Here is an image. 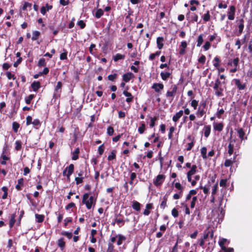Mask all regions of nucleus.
I'll use <instances>...</instances> for the list:
<instances>
[{
  "mask_svg": "<svg viewBox=\"0 0 252 252\" xmlns=\"http://www.w3.org/2000/svg\"><path fill=\"white\" fill-rule=\"evenodd\" d=\"M95 200H94L93 196H91L89 197V194L88 193H85L83 196L82 203L86 205V206L88 209H90L92 207V206H94L95 204Z\"/></svg>",
  "mask_w": 252,
  "mask_h": 252,
  "instance_id": "1",
  "label": "nucleus"
},
{
  "mask_svg": "<svg viewBox=\"0 0 252 252\" xmlns=\"http://www.w3.org/2000/svg\"><path fill=\"white\" fill-rule=\"evenodd\" d=\"M229 243V241H227L226 239L221 238L219 241V244L221 247V249L224 252H234V249L232 248H226L224 246L225 243Z\"/></svg>",
  "mask_w": 252,
  "mask_h": 252,
  "instance_id": "2",
  "label": "nucleus"
},
{
  "mask_svg": "<svg viewBox=\"0 0 252 252\" xmlns=\"http://www.w3.org/2000/svg\"><path fill=\"white\" fill-rule=\"evenodd\" d=\"M244 22L243 18H241L236 21L238 28V31L235 32L236 35L239 36L243 33L244 29Z\"/></svg>",
  "mask_w": 252,
  "mask_h": 252,
  "instance_id": "3",
  "label": "nucleus"
},
{
  "mask_svg": "<svg viewBox=\"0 0 252 252\" xmlns=\"http://www.w3.org/2000/svg\"><path fill=\"white\" fill-rule=\"evenodd\" d=\"M178 90L177 86L175 84L172 85L170 88V89L167 91L166 94V97H174L176 93ZM173 98L172 99V100Z\"/></svg>",
  "mask_w": 252,
  "mask_h": 252,
  "instance_id": "4",
  "label": "nucleus"
},
{
  "mask_svg": "<svg viewBox=\"0 0 252 252\" xmlns=\"http://www.w3.org/2000/svg\"><path fill=\"white\" fill-rule=\"evenodd\" d=\"M165 176L163 174L158 175L153 181V183L156 187L160 186L165 179Z\"/></svg>",
  "mask_w": 252,
  "mask_h": 252,
  "instance_id": "5",
  "label": "nucleus"
},
{
  "mask_svg": "<svg viewBox=\"0 0 252 252\" xmlns=\"http://www.w3.org/2000/svg\"><path fill=\"white\" fill-rule=\"evenodd\" d=\"M74 169V166L73 164H70L68 166L66 167L63 172V175L66 176L69 179L70 176L73 173Z\"/></svg>",
  "mask_w": 252,
  "mask_h": 252,
  "instance_id": "6",
  "label": "nucleus"
},
{
  "mask_svg": "<svg viewBox=\"0 0 252 252\" xmlns=\"http://www.w3.org/2000/svg\"><path fill=\"white\" fill-rule=\"evenodd\" d=\"M236 12V7L234 5H231L229 6L228 11L227 12V15L228 19L229 20H233L235 18Z\"/></svg>",
  "mask_w": 252,
  "mask_h": 252,
  "instance_id": "7",
  "label": "nucleus"
},
{
  "mask_svg": "<svg viewBox=\"0 0 252 252\" xmlns=\"http://www.w3.org/2000/svg\"><path fill=\"white\" fill-rule=\"evenodd\" d=\"M240 59L238 57H236L232 60V63L233 64V66L234 67L233 68H232L230 70V72L231 73H235L239 69V63Z\"/></svg>",
  "mask_w": 252,
  "mask_h": 252,
  "instance_id": "8",
  "label": "nucleus"
},
{
  "mask_svg": "<svg viewBox=\"0 0 252 252\" xmlns=\"http://www.w3.org/2000/svg\"><path fill=\"white\" fill-rule=\"evenodd\" d=\"M235 86L239 90H243L245 89L246 85L245 83H242L239 79L233 80Z\"/></svg>",
  "mask_w": 252,
  "mask_h": 252,
  "instance_id": "9",
  "label": "nucleus"
},
{
  "mask_svg": "<svg viewBox=\"0 0 252 252\" xmlns=\"http://www.w3.org/2000/svg\"><path fill=\"white\" fill-rule=\"evenodd\" d=\"M235 142V139H231L230 138L229 144L228 146V153L229 156H231L234 152V143Z\"/></svg>",
  "mask_w": 252,
  "mask_h": 252,
  "instance_id": "10",
  "label": "nucleus"
},
{
  "mask_svg": "<svg viewBox=\"0 0 252 252\" xmlns=\"http://www.w3.org/2000/svg\"><path fill=\"white\" fill-rule=\"evenodd\" d=\"M53 8L52 5H49L48 3H46L45 6H42L40 9V13L43 15H45L47 11L51 10Z\"/></svg>",
  "mask_w": 252,
  "mask_h": 252,
  "instance_id": "11",
  "label": "nucleus"
},
{
  "mask_svg": "<svg viewBox=\"0 0 252 252\" xmlns=\"http://www.w3.org/2000/svg\"><path fill=\"white\" fill-rule=\"evenodd\" d=\"M152 88L155 90L156 93H159L160 90H163L164 85L162 83H154L152 86Z\"/></svg>",
  "mask_w": 252,
  "mask_h": 252,
  "instance_id": "12",
  "label": "nucleus"
},
{
  "mask_svg": "<svg viewBox=\"0 0 252 252\" xmlns=\"http://www.w3.org/2000/svg\"><path fill=\"white\" fill-rule=\"evenodd\" d=\"M213 89L215 91V94L218 97H221L223 96V89L221 87H218V88L213 87Z\"/></svg>",
  "mask_w": 252,
  "mask_h": 252,
  "instance_id": "13",
  "label": "nucleus"
},
{
  "mask_svg": "<svg viewBox=\"0 0 252 252\" xmlns=\"http://www.w3.org/2000/svg\"><path fill=\"white\" fill-rule=\"evenodd\" d=\"M134 77V75L131 72L125 73L123 75V80L125 82H128L132 78Z\"/></svg>",
  "mask_w": 252,
  "mask_h": 252,
  "instance_id": "14",
  "label": "nucleus"
},
{
  "mask_svg": "<svg viewBox=\"0 0 252 252\" xmlns=\"http://www.w3.org/2000/svg\"><path fill=\"white\" fill-rule=\"evenodd\" d=\"M131 207L134 210L138 212L141 210V204L137 201L133 200L132 202Z\"/></svg>",
  "mask_w": 252,
  "mask_h": 252,
  "instance_id": "15",
  "label": "nucleus"
},
{
  "mask_svg": "<svg viewBox=\"0 0 252 252\" xmlns=\"http://www.w3.org/2000/svg\"><path fill=\"white\" fill-rule=\"evenodd\" d=\"M164 41V38L163 37L159 36L157 38V47L159 50L161 49L163 47V42Z\"/></svg>",
  "mask_w": 252,
  "mask_h": 252,
  "instance_id": "16",
  "label": "nucleus"
},
{
  "mask_svg": "<svg viewBox=\"0 0 252 252\" xmlns=\"http://www.w3.org/2000/svg\"><path fill=\"white\" fill-rule=\"evenodd\" d=\"M211 129V125L205 126L203 128L204 136L208 138L210 134Z\"/></svg>",
  "mask_w": 252,
  "mask_h": 252,
  "instance_id": "17",
  "label": "nucleus"
},
{
  "mask_svg": "<svg viewBox=\"0 0 252 252\" xmlns=\"http://www.w3.org/2000/svg\"><path fill=\"white\" fill-rule=\"evenodd\" d=\"M184 112L182 110H180L173 116L172 120L174 122H177L179 119L183 116Z\"/></svg>",
  "mask_w": 252,
  "mask_h": 252,
  "instance_id": "18",
  "label": "nucleus"
},
{
  "mask_svg": "<svg viewBox=\"0 0 252 252\" xmlns=\"http://www.w3.org/2000/svg\"><path fill=\"white\" fill-rule=\"evenodd\" d=\"M40 87V83L39 81H34L31 84V87L34 92L37 91Z\"/></svg>",
  "mask_w": 252,
  "mask_h": 252,
  "instance_id": "19",
  "label": "nucleus"
},
{
  "mask_svg": "<svg viewBox=\"0 0 252 252\" xmlns=\"http://www.w3.org/2000/svg\"><path fill=\"white\" fill-rule=\"evenodd\" d=\"M24 186V179L21 178L18 180V183L15 186L16 189L18 190H22V187Z\"/></svg>",
  "mask_w": 252,
  "mask_h": 252,
  "instance_id": "20",
  "label": "nucleus"
},
{
  "mask_svg": "<svg viewBox=\"0 0 252 252\" xmlns=\"http://www.w3.org/2000/svg\"><path fill=\"white\" fill-rule=\"evenodd\" d=\"M202 18L204 23L209 22L211 19V15L209 10H207L206 12L202 16Z\"/></svg>",
  "mask_w": 252,
  "mask_h": 252,
  "instance_id": "21",
  "label": "nucleus"
},
{
  "mask_svg": "<svg viewBox=\"0 0 252 252\" xmlns=\"http://www.w3.org/2000/svg\"><path fill=\"white\" fill-rule=\"evenodd\" d=\"M80 153V149L79 148H77L74 150L73 152L72 153V159L73 160H76L79 158V154Z\"/></svg>",
  "mask_w": 252,
  "mask_h": 252,
  "instance_id": "22",
  "label": "nucleus"
},
{
  "mask_svg": "<svg viewBox=\"0 0 252 252\" xmlns=\"http://www.w3.org/2000/svg\"><path fill=\"white\" fill-rule=\"evenodd\" d=\"M171 72H169L162 71L160 72V75L161 79L164 81H166L167 80L168 78L170 77V75H171Z\"/></svg>",
  "mask_w": 252,
  "mask_h": 252,
  "instance_id": "23",
  "label": "nucleus"
},
{
  "mask_svg": "<svg viewBox=\"0 0 252 252\" xmlns=\"http://www.w3.org/2000/svg\"><path fill=\"white\" fill-rule=\"evenodd\" d=\"M206 113V110L201 107H198L197 111L196 112V115L198 117H202Z\"/></svg>",
  "mask_w": 252,
  "mask_h": 252,
  "instance_id": "24",
  "label": "nucleus"
},
{
  "mask_svg": "<svg viewBox=\"0 0 252 252\" xmlns=\"http://www.w3.org/2000/svg\"><path fill=\"white\" fill-rule=\"evenodd\" d=\"M221 61L220 59V57L218 56H216L215 57L213 61V65L217 68H218L220 66V63Z\"/></svg>",
  "mask_w": 252,
  "mask_h": 252,
  "instance_id": "25",
  "label": "nucleus"
},
{
  "mask_svg": "<svg viewBox=\"0 0 252 252\" xmlns=\"http://www.w3.org/2000/svg\"><path fill=\"white\" fill-rule=\"evenodd\" d=\"M32 41H35L39 38L40 35V32L38 31H34L32 32Z\"/></svg>",
  "mask_w": 252,
  "mask_h": 252,
  "instance_id": "26",
  "label": "nucleus"
},
{
  "mask_svg": "<svg viewBox=\"0 0 252 252\" xmlns=\"http://www.w3.org/2000/svg\"><path fill=\"white\" fill-rule=\"evenodd\" d=\"M197 167L196 165L193 164L191 166V168L187 172V174H189L190 175H193L195 174L196 173L197 169Z\"/></svg>",
  "mask_w": 252,
  "mask_h": 252,
  "instance_id": "27",
  "label": "nucleus"
},
{
  "mask_svg": "<svg viewBox=\"0 0 252 252\" xmlns=\"http://www.w3.org/2000/svg\"><path fill=\"white\" fill-rule=\"evenodd\" d=\"M35 217L36 219V222L38 223H41L43 222L45 218V216L44 215H40L38 214H36L35 215Z\"/></svg>",
  "mask_w": 252,
  "mask_h": 252,
  "instance_id": "28",
  "label": "nucleus"
},
{
  "mask_svg": "<svg viewBox=\"0 0 252 252\" xmlns=\"http://www.w3.org/2000/svg\"><path fill=\"white\" fill-rule=\"evenodd\" d=\"M223 127V125L222 123L218 124H214V129L218 131H221L222 130Z\"/></svg>",
  "mask_w": 252,
  "mask_h": 252,
  "instance_id": "29",
  "label": "nucleus"
},
{
  "mask_svg": "<svg viewBox=\"0 0 252 252\" xmlns=\"http://www.w3.org/2000/svg\"><path fill=\"white\" fill-rule=\"evenodd\" d=\"M113 59L114 62H116L120 60H124L125 59V55L118 53L113 56Z\"/></svg>",
  "mask_w": 252,
  "mask_h": 252,
  "instance_id": "30",
  "label": "nucleus"
},
{
  "mask_svg": "<svg viewBox=\"0 0 252 252\" xmlns=\"http://www.w3.org/2000/svg\"><path fill=\"white\" fill-rule=\"evenodd\" d=\"M116 158V151L112 150L110 152V154L108 156L107 159L109 161H111L115 159Z\"/></svg>",
  "mask_w": 252,
  "mask_h": 252,
  "instance_id": "31",
  "label": "nucleus"
},
{
  "mask_svg": "<svg viewBox=\"0 0 252 252\" xmlns=\"http://www.w3.org/2000/svg\"><path fill=\"white\" fill-rule=\"evenodd\" d=\"M167 194L163 197V200L161 202L160 204V207L162 209H164L166 207H167Z\"/></svg>",
  "mask_w": 252,
  "mask_h": 252,
  "instance_id": "32",
  "label": "nucleus"
},
{
  "mask_svg": "<svg viewBox=\"0 0 252 252\" xmlns=\"http://www.w3.org/2000/svg\"><path fill=\"white\" fill-rule=\"evenodd\" d=\"M237 132L238 133L239 137L240 138V139L242 141L244 140L245 133L243 129L242 128H238L237 130Z\"/></svg>",
  "mask_w": 252,
  "mask_h": 252,
  "instance_id": "33",
  "label": "nucleus"
},
{
  "mask_svg": "<svg viewBox=\"0 0 252 252\" xmlns=\"http://www.w3.org/2000/svg\"><path fill=\"white\" fill-rule=\"evenodd\" d=\"M58 246L61 249L64 248L65 247V243L64 241L63 238H61L57 241Z\"/></svg>",
  "mask_w": 252,
  "mask_h": 252,
  "instance_id": "34",
  "label": "nucleus"
},
{
  "mask_svg": "<svg viewBox=\"0 0 252 252\" xmlns=\"http://www.w3.org/2000/svg\"><path fill=\"white\" fill-rule=\"evenodd\" d=\"M15 149L17 151H20L22 149V142L20 140H16L15 141Z\"/></svg>",
  "mask_w": 252,
  "mask_h": 252,
  "instance_id": "35",
  "label": "nucleus"
},
{
  "mask_svg": "<svg viewBox=\"0 0 252 252\" xmlns=\"http://www.w3.org/2000/svg\"><path fill=\"white\" fill-rule=\"evenodd\" d=\"M203 34H200L198 38H197V47H200L201 46V45L202 44L203 42Z\"/></svg>",
  "mask_w": 252,
  "mask_h": 252,
  "instance_id": "36",
  "label": "nucleus"
},
{
  "mask_svg": "<svg viewBox=\"0 0 252 252\" xmlns=\"http://www.w3.org/2000/svg\"><path fill=\"white\" fill-rule=\"evenodd\" d=\"M146 125L144 122H142L140 126L138 128V131L140 134H143L145 130Z\"/></svg>",
  "mask_w": 252,
  "mask_h": 252,
  "instance_id": "37",
  "label": "nucleus"
},
{
  "mask_svg": "<svg viewBox=\"0 0 252 252\" xmlns=\"http://www.w3.org/2000/svg\"><path fill=\"white\" fill-rule=\"evenodd\" d=\"M35 128L38 129L39 127L41 126V122L38 119H34L33 121L32 124Z\"/></svg>",
  "mask_w": 252,
  "mask_h": 252,
  "instance_id": "38",
  "label": "nucleus"
},
{
  "mask_svg": "<svg viewBox=\"0 0 252 252\" xmlns=\"http://www.w3.org/2000/svg\"><path fill=\"white\" fill-rule=\"evenodd\" d=\"M1 190L3 191V194L2 195L1 198L2 199H5L7 197L8 195V188L6 187H2L1 188Z\"/></svg>",
  "mask_w": 252,
  "mask_h": 252,
  "instance_id": "39",
  "label": "nucleus"
},
{
  "mask_svg": "<svg viewBox=\"0 0 252 252\" xmlns=\"http://www.w3.org/2000/svg\"><path fill=\"white\" fill-rule=\"evenodd\" d=\"M201 154L203 159H206L207 158L206 147H203L201 149Z\"/></svg>",
  "mask_w": 252,
  "mask_h": 252,
  "instance_id": "40",
  "label": "nucleus"
},
{
  "mask_svg": "<svg viewBox=\"0 0 252 252\" xmlns=\"http://www.w3.org/2000/svg\"><path fill=\"white\" fill-rule=\"evenodd\" d=\"M103 11L101 9L99 8L97 9L94 16L96 18H100L103 15Z\"/></svg>",
  "mask_w": 252,
  "mask_h": 252,
  "instance_id": "41",
  "label": "nucleus"
},
{
  "mask_svg": "<svg viewBox=\"0 0 252 252\" xmlns=\"http://www.w3.org/2000/svg\"><path fill=\"white\" fill-rule=\"evenodd\" d=\"M187 177L188 181L191 183L192 186H194L196 184V182L193 180H192V176L187 173Z\"/></svg>",
  "mask_w": 252,
  "mask_h": 252,
  "instance_id": "42",
  "label": "nucleus"
},
{
  "mask_svg": "<svg viewBox=\"0 0 252 252\" xmlns=\"http://www.w3.org/2000/svg\"><path fill=\"white\" fill-rule=\"evenodd\" d=\"M118 240L117 241V245L120 246L122 244L123 241L126 240V237L122 235H118Z\"/></svg>",
  "mask_w": 252,
  "mask_h": 252,
  "instance_id": "43",
  "label": "nucleus"
},
{
  "mask_svg": "<svg viewBox=\"0 0 252 252\" xmlns=\"http://www.w3.org/2000/svg\"><path fill=\"white\" fill-rule=\"evenodd\" d=\"M122 215L121 214H119L117 215V218L115 219V222L117 224H121L122 225H124L125 224V220L123 219H118V217L119 216H121Z\"/></svg>",
  "mask_w": 252,
  "mask_h": 252,
  "instance_id": "44",
  "label": "nucleus"
},
{
  "mask_svg": "<svg viewBox=\"0 0 252 252\" xmlns=\"http://www.w3.org/2000/svg\"><path fill=\"white\" fill-rule=\"evenodd\" d=\"M19 127H20V125L18 123H17L16 122H14L13 123L12 129L14 132L17 133L18 132V128H19Z\"/></svg>",
  "mask_w": 252,
  "mask_h": 252,
  "instance_id": "45",
  "label": "nucleus"
},
{
  "mask_svg": "<svg viewBox=\"0 0 252 252\" xmlns=\"http://www.w3.org/2000/svg\"><path fill=\"white\" fill-rule=\"evenodd\" d=\"M46 64L45 59L44 58H41L39 59L38 63V66L39 67H42L45 66Z\"/></svg>",
  "mask_w": 252,
  "mask_h": 252,
  "instance_id": "46",
  "label": "nucleus"
},
{
  "mask_svg": "<svg viewBox=\"0 0 252 252\" xmlns=\"http://www.w3.org/2000/svg\"><path fill=\"white\" fill-rule=\"evenodd\" d=\"M233 163V162L232 160V158H231L230 159H225V162L224 163V166L227 167H229L232 165Z\"/></svg>",
  "mask_w": 252,
  "mask_h": 252,
  "instance_id": "47",
  "label": "nucleus"
},
{
  "mask_svg": "<svg viewBox=\"0 0 252 252\" xmlns=\"http://www.w3.org/2000/svg\"><path fill=\"white\" fill-rule=\"evenodd\" d=\"M34 94H30L25 98V102L27 104H29L31 103V101L34 98Z\"/></svg>",
  "mask_w": 252,
  "mask_h": 252,
  "instance_id": "48",
  "label": "nucleus"
},
{
  "mask_svg": "<svg viewBox=\"0 0 252 252\" xmlns=\"http://www.w3.org/2000/svg\"><path fill=\"white\" fill-rule=\"evenodd\" d=\"M175 187L178 189L180 190V194H182L183 193V187L181 186L180 183H176L175 184Z\"/></svg>",
  "mask_w": 252,
  "mask_h": 252,
  "instance_id": "49",
  "label": "nucleus"
},
{
  "mask_svg": "<svg viewBox=\"0 0 252 252\" xmlns=\"http://www.w3.org/2000/svg\"><path fill=\"white\" fill-rule=\"evenodd\" d=\"M198 104V101L196 100L195 99H192L191 100L190 105L193 108L194 110H196L197 109V107Z\"/></svg>",
  "mask_w": 252,
  "mask_h": 252,
  "instance_id": "50",
  "label": "nucleus"
},
{
  "mask_svg": "<svg viewBox=\"0 0 252 252\" xmlns=\"http://www.w3.org/2000/svg\"><path fill=\"white\" fill-rule=\"evenodd\" d=\"M211 47L210 42L209 41H207L205 42L204 45L203 46V48L205 51L208 50Z\"/></svg>",
  "mask_w": 252,
  "mask_h": 252,
  "instance_id": "51",
  "label": "nucleus"
},
{
  "mask_svg": "<svg viewBox=\"0 0 252 252\" xmlns=\"http://www.w3.org/2000/svg\"><path fill=\"white\" fill-rule=\"evenodd\" d=\"M104 144L99 146L98 148V153L100 156L102 155L104 151Z\"/></svg>",
  "mask_w": 252,
  "mask_h": 252,
  "instance_id": "52",
  "label": "nucleus"
},
{
  "mask_svg": "<svg viewBox=\"0 0 252 252\" xmlns=\"http://www.w3.org/2000/svg\"><path fill=\"white\" fill-rule=\"evenodd\" d=\"M206 58L205 55H201V56L198 58V62L202 64H204L205 63Z\"/></svg>",
  "mask_w": 252,
  "mask_h": 252,
  "instance_id": "53",
  "label": "nucleus"
},
{
  "mask_svg": "<svg viewBox=\"0 0 252 252\" xmlns=\"http://www.w3.org/2000/svg\"><path fill=\"white\" fill-rule=\"evenodd\" d=\"M118 74L117 73H114L113 74H110L108 76V79L109 81H114L117 78Z\"/></svg>",
  "mask_w": 252,
  "mask_h": 252,
  "instance_id": "54",
  "label": "nucleus"
},
{
  "mask_svg": "<svg viewBox=\"0 0 252 252\" xmlns=\"http://www.w3.org/2000/svg\"><path fill=\"white\" fill-rule=\"evenodd\" d=\"M61 234L62 235L66 236L69 239H70L72 237V234L71 232L63 231L61 232Z\"/></svg>",
  "mask_w": 252,
  "mask_h": 252,
  "instance_id": "55",
  "label": "nucleus"
},
{
  "mask_svg": "<svg viewBox=\"0 0 252 252\" xmlns=\"http://www.w3.org/2000/svg\"><path fill=\"white\" fill-rule=\"evenodd\" d=\"M107 133L109 136H112L114 133V128L112 126H109L107 129Z\"/></svg>",
  "mask_w": 252,
  "mask_h": 252,
  "instance_id": "56",
  "label": "nucleus"
},
{
  "mask_svg": "<svg viewBox=\"0 0 252 252\" xmlns=\"http://www.w3.org/2000/svg\"><path fill=\"white\" fill-rule=\"evenodd\" d=\"M157 120V118L156 117L151 118V122L150 124V127H153L155 126V122Z\"/></svg>",
  "mask_w": 252,
  "mask_h": 252,
  "instance_id": "57",
  "label": "nucleus"
},
{
  "mask_svg": "<svg viewBox=\"0 0 252 252\" xmlns=\"http://www.w3.org/2000/svg\"><path fill=\"white\" fill-rule=\"evenodd\" d=\"M32 7V3H29L28 2H25L22 8V10L25 11L27 10V7H29L31 8Z\"/></svg>",
  "mask_w": 252,
  "mask_h": 252,
  "instance_id": "58",
  "label": "nucleus"
},
{
  "mask_svg": "<svg viewBox=\"0 0 252 252\" xmlns=\"http://www.w3.org/2000/svg\"><path fill=\"white\" fill-rule=\"evenodd\" d=\"M63 86V84L61 82L59 81L57 82V84L55 88V92L58 93L59 90H61Z\"/></svg>",
  "mask_w": 252,
  "mask_h": 252,
  "instance_id": "59",
  "label": "nucleus"
},
{
  "mask_svg": "<svg viewBox=\"0 0 252 252\" xmlns=\"http://www.w3.org/2000/svg\"><path fill=\"white\" fill-rule=\"evenodd\" d=\"M197 200V196H193L190 203V208H193L195 207V203Z\"/></svg>",
  "mask_w": 252,
  "mask_h": 252,
  "instance_id": "60",
  "label": "nucleus"
},
{
  "mask_svg": "<svg viewBox=\"0 0 252 252\" xmlns=\"http://www.w3.org/2000/svg\"><path fill=\"white\" fill-rule=\"evenodd\" d=\"M128 90V88H126V89H125L124 91H123V94L125 95L127 97H133V96L132 95V94L128 92L127 91Z\"/></svg>",
  "mask_w": 252,
  "mask_h": 252,
  "instance_id": "61",
  "label": "nucleus"
},
{
  "mask_svg": "<svg viewBox=\"0 0 252 252\" xmlns=\"http://www.w3.org/2000/svg\"><path fill=\"white\" fill-rule=\"evenodd\" d=\"M218 37V33L215 32L213 34L209 36V41L212 42Z\"/></svg>",
  "mask_w": 252,
  "mask_h": 252,
  "instance_id": "62",
  "label": "nucleus"
},
{
  "mask_svg": "<svg viewBox=\"0 0 252 252\" xmlns=\"http://www.w3.org/2000/svg\"><path fill=\"white\" fill-rule=\"evenodd\" d=\"M172 215L174 218H177L179 215V212L177 209L175 208H173L171 211Z\"/></svg>",
  "mask_w": 252,
  "mask_h": 252,
  "instance_id": "63",
  "label": "nucleus"
},
{
  "mask_svg": "<svg viewBox=\"0 0 252 252\" xmlns=\"http://www.w3.org/2000/svg\"><path fill=\"white\" fill-rule=\"evenodd\" d=\"M114 246L113 244L111 243H109L108 244V248L107 250V252H113L114 250Z\"/></svg>",
  "mask_w": 252,
  "mask_h": 252,
  "instance_id": "64",
  "label": "nucleus"
}]
</instances>
